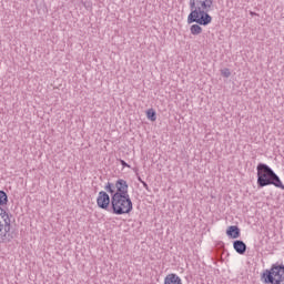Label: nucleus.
I'll list each match as a JSON object with an SVG mask.
<instances>
[{
	"instance_id": "6",
	"label": "nucleus",
	"mask_w": 284,
	"mask_h": 284,
	"mask_svg": "<svg viewBox=\"0 0 284 284\" xmlns=\"http://www.w3.org/2000/svg\"><path fill=\"white\" fill-rule=\"evenodd\" d=\"M97 205L100 210H106L110 212V205H112V197L105 191H100L97 197Z\"/></svg>"
},
{
	"instance_id": "1",
	"label": "nucleus",
	"mask_w": 284,
	"mask_h": 284,
	"mask_svg": "<svg viewBox=\"0 0 284 284\" xmlns=\"http://www.w3.org/2000/svg\"><path fill=\"white\" fill-rule=\"evenodd\" d=\"M190 14L187 16V23H195L191 26V34L199 36L203 32L201 26H210L212 23V16L210 12L214 8V0H190Z\"/></svg>"
},
{
	"instance_id": "9",
	"label": "nucleus",
	"mask_w": 284,
	"mask_h": 284,
	"mask_svg": "<svg viewBox=\"0 0 284 284\" xmlns=\"http://www.w3.org/2000/svg\"><path fill=\"white\" fill-rule=\"evenodd\" d=\"M164 284H183V281L175 273L165 276Z\"/></svg>"
},
{
	"instance_id": "5",
	"label": "nucleus",
	"mask_w": 284,
	"mask_h": 284,
	"mask_svg": "<svg viewBox=\"0 0 284 284\" xmlns=\"http://www.w3.org/2000/svg\"><path fill=\"white\" fill-rule=\"evenodd\" d=\"M104 190L111 195V197L130 196V193L128 192V190H130V185H128V181L123 179H119L115 183L108 182Z\"/></svg>"
},
{
	"instance_id": "14",
	"label": "nucleus",
	"mask_w": 284,
	"mask_h": 284,
	"mask_svg": "<svg viewBox=\"0 0 284 284\" xmlns=\"http://www.w3.org/2000/svg\"><path fill=\"white\" fill-rule=\"evenodd\" d=\"M138 181H140V183H141V181H143L141 178H138Z\"/></svg>"
},
{
	"instance_id": "10",
	"label": "nucleus",
	"mask_w": 284,
	"mask_h": 284,
	"mask_svg": "<svg viewBox=\"0 0 284 284\" xmlns=\"http://www.w3.org/2000/svg\"><path fill=\"white\" fill-rule=\"evenodd\" d=\"M146 119H149V121H156V111H154V109H149L146 111Z\"/></svg>"
},
{
	"instance_id": "7",
	"label": "nucleus",
	"mask_w": 284,
	"mask_h": 284,
	"mask_svg": "<svg viewBox=\"0 0 284 284\" xmlns=\"http://www.w3.org/2000/svg\"><path fill=\"white\" fill-rule=\"evenodd\" d=\"M233 250H235L237 254L243 255L245 252H247V244H245L243 240H235L233 242Z\"/></svg>"
},
{
	"instance_id": "8",
	"label": "nucleus",
	"mask_w": 284,
	"mask_h": 284,
	"mask_svg": "<svg viewBox=\"0 0 284 284\" xmlns=\"http://www.w3.org/2000/svg\"><path fill=\"white\" fill-rule=\"evenodd\" d=\"M226 235L229 239H239L241 236V229H239L236 225H231L226 230Z\"/></svg>"
},
{
	"instance_id": "11",
	"label": "nucleus",
	"mask_w": 284,
	"mask_h": 284,
	"mask_svg": "<svg viewBox=\"0 0 284 284\" xmlns=\"http://www.w3.org/2000/svg\"><path fill=\"white\" fill-rule=\"evenodd\" d=\"M221 74H222V77H224L225 79H230V77H232V72H231L230 69H227V68L221 70Z\"/></svg>"
},
{
	"instance_id": "2",
	"label": "nucleus",
	"mask_w": 284,
	"mask_h": 284,
	"mask_svg": "<svg viewBox=\"0 0 284 284\" xmlns=\"http://www.w3.org/2000/svg\"><path fill=\"white\" fill-rule=\"evenodd\" d=\"M1 205H8V194L6 191H0V241L1 243H10L16 234L14 232H10L12 221L8 212H6Z\"/></svg>"
},
{
	"instance_id": "13",
	"label": "nucleus",
	"mask_w": 284,
	"mask_h": 284,
	"mask_svg": "<svg viewBox=\"0 0 284 284\" xmlns=\"http://www.w3.org/2000/svg\"><path fill=\"white\" fill-rule=\"evenodd\" d=\"M143 187L148 191H150V186L145 183V181H141Z\"/></svg>"
},
{
	"instance_id": "3",
	"label": "nucleus",
	"mask_w": 284,
	"mask_h": 284,
	"mask_svg": "<svg viewBox=\"0 0 284 284\" xmlns=\"http://www.w3.org/2000/svg\"><path fill=\"white\" fill-rule=\"evenodd\" d=\"M260 281L264 284H284V264L276 262L261 273Z\"/></svg>"
},
{
	"instance_id": "4",
	"label": "nucleus",
	"mask_w": 284,
	"mask_h": 284,
	"mask_svg": "<svg viewBox=\"0 0 284 284\" xmlns=\"http://www.w3.org/2000/svg\"><path fill=\"white\" fill-rule=\"evenodd\" d=\"M133 210L134 204L132 203V199H130V195L111 197V214L121 216L123 214H130V212H132Z\"/></svg>"
},
{
	"instance_id": "12",
	"label": "nucleus",
	"mask_w": 284,
	"mask_h": 284,
	"mask_svg": "<svg viewBox=\"0 0 284 284\" xmlns=\"http://www.w3.org/2000/svg\"><path fill=\"white\" fill-rule=\"evenodd\" d=\"M120 164L122 165V168H130V164H128V162H125L124 160H120Z\"/></svg>"
}]
</instances>
